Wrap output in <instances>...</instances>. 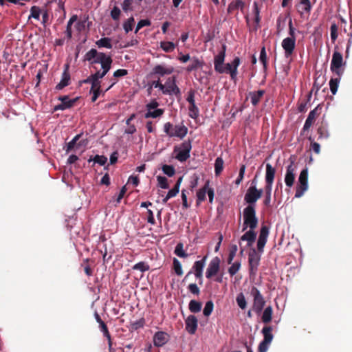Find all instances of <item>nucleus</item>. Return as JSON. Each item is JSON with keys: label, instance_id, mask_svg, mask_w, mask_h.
<instances>
[{"label": "nucleus", "instance_id": "46", "mask_svg": "<svg viewBox=\"0 0 352 352\" xmlns=\"http://www.w3.org/2000/svg\"><path fill=\"white\" fill-rule=\"evenodd\" d=\"M30 15L29 16L30 18H34L36 20L39 19L40 14L41 13V10L37 6H32L30 9Z\"/></svg>", "mask_w": 352, "mask_h": 352}, {"label": "nucleus", "instance_id": "5", "mask_svg": "<svg viewBox=\"0 0 352 352\" xmlns=\"http://www.w3.org/2000/svg\"><path fill=\"white\" fill-rule=\"evenodd\" d=\"M250 293L253 297L252 309L256 313L260 314L265 304V301L257 288L252 287Z\"/></svg>", "mask_w": 352, "mask_h": 352}, {"label": "nucleus", "instance_id": "14", "mask_svg": "<svg viewBox=\"0 0 352 352\" xmlns=\"http://www.w3.org/2000/svg\"><path fill=\"white\" fill-rule=\"evenodd\" d=\"M296 167L292 162L290 165L287 167L286 174L285 176V182L287 186L292 187L295 180Z\"/></svg>", "mask_w": 352, "mask_h": 352}, {"label": "nucleus", "instance_id": "47", "mask_svg": "<svg viewBox=\"0 0 352 352\" xmlns=\"http://www.w3.org/2000/svg\"><path fill=\"white\" fill-rule=\"evenodd\" d=\"M339 79L338 78H332L331 79L329 82V86L331 91L333 94H336L338 90V84H339Z\"/></svg>", "mask_w": 352, "mask_h": 352}, {"label": "nucleus", "instance_id": "4", "mask_svg": "<svg viewBox=\"0 0 352 352\" xmlns=\"http://www.w3.org/2000/svg\"><path fill=\"white\" fill-rule=\"evenodd\" d=\"M191 144L189 141L183 142L174 148L175 157L180 162L186 161L190 157Z\"/></svg>", "mask_w": 352, "mask_h": 352}, {"label": "nucleus", "instance_id": "26", "mask_svg": "<svg viewBox=\"0 0 352 352\" xmlns=\"http://www.w3.org/2000/svg\"><path fill=\"white\" fill-rule=\"evenodd\" d=\"M276 170L270 164H267L266 165V174H265V181L266 182H272L273 183L274 175H275Z\"/></svg>", "mask_w": 352, "mask_h": 352}, {"label": "nucleus", "instance_id": "12", "mask_svg": "<svg viewBox=\"0 0 352 352\" xmlns=\"http://www.w3.org/2000/svg\"><path fill=\"white\" fill-rule=\"evenodd\" d=\"M261 256L256 252L255 250H252L249 254V265H250V272L251 274H255L258 266L259 265Z\"/></svg>", "mask_w": 352, "mask_h": 352}, {"label": "nucleus", "instance_id": "25", "mask_svg": "<svg viewBox=\"0 0 352 352\" xmlns=\"http://www.w3.org/2000/svg\"><path fill=\"white\" fill-rule=\"evenodd\" d=\"M311 8V6L309 0H301L298 6V11L300 14L309 13Z\"/></svg>", "mask_w": 352, "mask_h": 352}, {"label": "nucleus", "instance_id": "53", "mask_svg": "<svg viewBox=\"0 0 352 352\" xmlns=\"http://www.w3.org/2000/svg\"><path fill=\"white\" fill-rule=\"evenodd\" d=\"M134 19L133 17H130L128 20L124 23V29L126 32H129L132 30L133 25L134 24Z\"/></svg>", "mask_w": 352, "mask_h": 352}, {"label": "nucleus", "instance_id": "18", "mask_svg": "<svg viewBox=\"0 0 352 352\" xmlns=\"http://www.w3.org/2000/svg\"><path fill=\"white\" fill-rule=\"evenodd\" d=\"M269 230L267 226H262L257 242L258 250L261 252L263 251L264 246L267 242Z\"/></svg>", "mask_w": 352, "mask_h": 352}, {"label": "nucleus", "instance_id": "37", "mask_svg": "<svg viewBox=\"0 0 352 352\" xmlns=\"http://www.w3.org/2000/svg\"><path fill=\"white\" fill-rule=\"evenodd\" d=\"M160 46L166 52H170L175 48V45L172 42L164 41L160 43Z\"/></svg>", "mask_w": 352, "mask_h": 352}, {"label": "nucleus", "instance_id": "29", "mask_svg": "<svg viewBox=\"0 0 352 352\" xmlns=\"http://www.w3.org/2000/svg\"><path fill=\"white\" fill-rule=\"evenodd\" d=\"M264 91L259 90L256 92H252L250 94V98L251 102L253 105H256L260 101L261 97L263 96Z\"/></svg>", "mask_w": 352, "mask_h": 352}, {"label": "nucleus", "instance_id": "34", "mask_svg": "<svg viewBox=\"0 0 352 352\" xmlns=\"http://www.w3.org/2000/svg\"><path fill=\"white\" fill-rule=\"evenodd\" d=\"M244 6V3L241 0H235L232 1L228 6V11L229 12L236 10V9H241L242 10Z\"/></svg>", "mask_w": 352, "mask_h": 352}, {"label": "nucleus", "instance_id": "43", "mask_svg": "<svg viewBox=\"0 0 352 352\" xmlns=\"http://www.w3.org/2000/svg\"><path fill=\"white\" fill-rule=\"evenodd\" d=\"M77 19H78V17L76 15H74L72 16L70 19L69 20L68 23H67V30H66V32H67V36L69 38H71L72 37V25L73 24V23L77 21Z\"/></svg>", "mask_w": 352, "mask_h": 352}, {"label": "nucleus", "instance_id": "9", "mask_svg": "<svg viewBox=\"0 0 352 352\" xmlns=\"http://www.w3.org/2000/svg\"><path fill=\"white\" fill-rule=\"evenodd\" d=\"M226 46L223 44L221 51L214 56V69L219 74H223L222 65H223L226 57Z\"/></svg>", "mask_w": 352, "mask_h": 352}, {"label": "nucleus", "instance_id": "30", "mask_svg": "<svg viewBox=\"0 0 352 352\" xmlns=\"http://www.w3.org/2000/svg\"><path fill=\"white\" fill-rule=\"evenodd\" d=\"M96 44L99 47H106L107 49H111L112 47L111 40L107 37L100 38L96 41Z\"/></svg>", "mask_w": 352, "mask_h": 352}, {"label": "nucleus", "instance_id": "27", "mask_svg": "<svg viewBox=\"0 0 352 352\" xmlns=\"http://www.w3.org/2000/svg\"><path fill=\"white\" fill-rule=\"evenodd\" d=\"M316 109H314L312 111H311L308 115V117L305 121V123L304 124V126H303V129L304 130H307L309 129L311 126L313 124V123L314 122L315 120H316Z\"/></svg>", "mask_w": 352, "mask_h": 352}, {"label": "nucleus", "instance_id": "31", "mask_svg": "<svg viewBox=\"0 0 352 352\" xmlns=\"http://www.w3.org/2000/svg\"><path fill=\"white\" fill-rule=\"evenodd\" d=\"M272 308L269 306L266 307L263 313L262 321L264 323H268L272 320Z\"/></svg>", "mask_w": 352, "mask_h": 352}, {"label": "nucleus", "instance_id": "42", "mask_svg": "<svg viewBox=\"0 0 352 352\" xmlns=\"http://www.w3.org/2000/svg\"><path fill=\"white\" fill-rule=\"evenodd\" d=\"M206 256H205L201 261H197L193 265V269L195 272H203V269L205 266Z\"/></svg>", "mask_w": 352, "mask_h": 352}, {"label": "nucleus", "instance_id": "38", "mask_svg": "<svg viewBox=\"0 0 352 352\" xmlns=\"http://www.w3.org/2000/svg\"><path fill=\"white\" fill-rule=\"evenodd\" d=\"M223 168V160L221 157H217L214 163V170L216 175H219Z\"/></svg>", "mask_w": 352, "mask_h": 352}, {"label": "nucleus", "instance_id": "17", "mask_svg": "<svg viewBox=\"0 0 352 352\" xmlns=\"http://www.w3.org/2000/svg\"><path fill=\"white\" fill-rule=\"evenodd\" d=\"M219 265L220 259L218 257H214L210 261L206 273V276L208 278H211L218 272Z\"/></svg>", "mask_w": 352, "mask_h": 352}, {"label": "nucleus", "instance_id": "51", "mask_svg": "<svg viewBox=\"0 0 352 352\" xmlns=\"http://www.w3.org/2000/svg\"><path fill=\"white\" fill-rule=\"evenodd\" d=\"M241 267V263L235 262L232 264L230 267L228 269V272L231 276H234L239 270Z\"/></svg>", "mask_w": 352, "mask_h": 352}, {"label": "nucleus", "instance_id": "16", "mask_svg": "<svg viewBox=\"0 0 352 352\" xmlns=\"http://www.w3.org/2000/svg\"><path fill=\"white\" fill-rule=\"evenodd\" d=\"M179 93V88L175 84L174 78H169L167 79L166 83L164 85L163 94H178Z\"/></svg>", "mask_w": 352, "mask_h": 352}, {"label": "nucleus", "instance_id": "7", "mask_svg": "<svg viewBox=\"0 0 352 352\" xmlns=\"http://www.w3.org/2000/svg\"><path fill=\"white\" fill-rule=\"evenodd\" d=\"M263 194V190H258L256 186H251L247 190L245 195V201L248 204H254L261 198Z\"/></svg>", "mask_w": 352, "mask_h": 352}, {"label": "nucleus", "instance_id": "24", "mask_svg": "<svg viewBox=\"0 0 352 352\" xmlns=\"http://www.w3.org/2000/svg\"><path fill=\"white\" fill-rule=\"evenodd\" d=\"M256 239V233L253 231V230H251L246 232L241 237V241H247L246 246L249 247L252 245V243L254 242Z\"/></svg>", "mask_w": 352, "mask_h": 352}, {"label": "nucleus", "instance_id": "36", "mask_svg": "<svg viewBox=\"0 0 352 352\" xmlns=\"http://www.w3.org/2000/svg\"><path fill=\"white\" fill-rule=\"evenodd\" d=\"M164 113V110L162 109H156L151 111H148L145 114V118H158L160 117Z\"/></svg>", "mask_w": 352, "mask_h": 352}, {"label": "nucleus", "instance_id": "59", "mask_svg": "<svg viewBox=\"0 0 352 352\" xmlns=\"http://www.w3.org/2000/svg\"><path fill=\"white\" fill-rule=\"evenodd\" d=\"M253 12H254V16H255V22H256V25H258V23L260 22L259 10L258 8L257 3H256V2H254V3Z\"/></svg>", "mask_w": 352, "mask_h": 352}, {"label": "nucleus", "instance_id": "22", "mask_svg": "<svg viewBox=\"0 0 352 352\" xmlns=\"http://www.w3.org/2000/svg\"><path fill=\"white\" fill-rule=\"evenodd\" d=\"M59 100H61L62 102H61V104L56 105L54 107V110H56H56H64V109H68V108L71 107L74 102V100H69L68 96L60 97V98H59Z\"/></svg>", "mask_w": 352, "mask_h": 352}, {"label": "nucleus", "instance_id": "21", "mask_svg": "<svg viewBox=\"0 0 352 352\" xmlns=\"http://www.w3.org/2000/svg\"><path fill=\"white\" fill-rule=\"evenodd\" d=\"M168 340V334L162 331L157 332L153 337L154 344L157 346H163L167 342Z\"/></svg>", "mask_w": 352, "mask_h": 352}, {"label": "nucleus", "instance_id": "23", "mask_svg": "<svg viewBox=\"0 0 352 352\" xmlns=\"http://www.w3.org/2000/svg\"><path fill=\"white\" fill-rule=\"evenodd\" d=\"M182 178L180 177L179 178V179L177 180L175 187L170 190L166 196L165 197L163 198L162 199V202L163 204H165L167 202V201L171 198V197H173L175 196H176V195L179 192V186H180V184H181V182H182Z\"/></svg>", "mask_w": 352, "mask_h": 352}, {"label": "nucleus", "instance_id": "11", "mask_svg": "<svg viewBox=\"0 0 352 352\" xmlns=\"http://www.w3.org/2000/svg\"><path fill=\"white\" fill-rule=\"evenodd\" d=\"M206 193L208 195L209 201L212 203L214 198V190L209 188L208 182H207L205 186L197 192V204H199L201 201L206 199Z\"/></svg>", "mask_w": 352, "mask_h": 352}, {"label": "nucleus", "instance_id": "57", "mask_svg": "<svg viewBox=\"0 0 352 352\" xmlns=\"http://www.w3.org/2000/svg\"><path fill=\"white\" fill-rule=\"evenodd\" d=\"M189 110L191 118H196L198 116L199 111L195 104H190Z\"/></svg>", "mask_w": 352, "mask_h": 352}, {"label": "nucleus", "instance_id": "62", "mask_svg": "<svg viewBox=\"0 0 352 352\" xmlns=\"http://www.w3.org/2000/svg\"><path fill=\"white\" fill-rule=\"evenodd\" d=\"M127 74H128V72H127V70H126V69H120L116 70V71L114 72V74H113V76H114V77H116V78H118V77L124 76H126Z\"/></svg>", "mask_w": 352, "mask_h": 352}, {"label": "nucleus", "instance_id": "8", "mask_svg": "<svg viewBox=\"0 0 352 352\" xmlns=\"http://www.w3.org/2000/svg\"><path fill=\"white\" fill-rule=\"evenodd\" d=\"M240 64V59L239 57L234 58L231 63H227L222 65L223 73L230 74L232 79H235L237 75V67Z\"/></svg>", "mask_w": 352, "mask_h": 352}, {"label": "nucleus", "instance_id": "48", "mask_svg": "<svg viewBox=\"0 0 352 352\" xmlns=\"http://www.w3.org/2000/svg\"><path fill=\"white\" fill-rule=\"evenodd\" d=\"M133 269L144 272H146L149 270V266L148 264H146L144 262H140V263L135 264L133 267Z\"/></svg>", "mask_w": 352, "mask_h": 352}, {"label": "nucleus", "instance_id": "44", "mask_svg": "<svg viewBox=\"0 0 352 352\" xmlns=\"http://www.w3.org/2000/svg\"><path fill=\"white\" fill-rule=\"evenodd\" d=\"M237 250H238V248H237L236 245H232L230 246L229 256H228V263L229 264L232 263Z\"/></svg>", "mask_w": 352, "mask_h": 352}, {"label": "nucleus", "instance_id": "54", "mask_svg": "<svg viewBox=\"0 0 352 352\" xmlns=\"http://www.w3.org/2000/svg\"><path fill=\"white\" fill-rule=\"evenodd\" d=\"M162 170L164 174L169 177L173 176L175 174V169L173 166L168 165H164L162 166Z\"/></svg>", "mask_w": 352, "mask_h": 352}, {"label": "nucleus", "instance_id": "28", "mask_svg": "<svg viewBox=\"0 0 352 352\" xmlns=\"http://www.w3.org/2000/svg\"><path fill=\"white\" fill-rule=\"evenodd\" d=\"M107 71L102 70V72H97L96 74H93V78H94V88H98L100 87V82L98 80L100 78H102L107 73Z\"/></svg>", "mask_w": 352, "mask_h": 352}, {"label": "nucleus", "instance_id": "45", "mask_svg": "<svg viewBox=\"0 0 352 352\" xmlns=\"http://www.w3.org/2000/svg\"><path fill=\"white\" fill-rule=\"evenodd\" d=\"M157 182H158V186L160 188H162L163 189L168 188L169 186H168V180H167V179L165 177L157 176Z\"/></svg>", "mask_w": 352, "mask_h": 352}, {"label": "nucleus", "instance_id": "13", "mask_svg": "<svg viewBox=\"0 0 352 352\" xmlns=\"http://www.w3.org/2000/svg\"><path fill=\"white\" fill-rule=\"evenodd\" d=\"M343 58L342 55L338 52H334L331 63V70L336 73L338 75L340 74V67L342 65Z\"/></svg>", "mask_w": 352, "mask_h": 352}, {"label": "nucleus", "instance_id": "32", "mask_svg": "<svg viewBox=\"0 0 352 352\" xmlns=\"http://www.w3.org/2000/svg\"><path fill=\"white\" fill-rule=\"evenodd\" d=\"M69 78V74L66 71H65L63 74L60 82L56 85V89L60 90L62 89L65 86L68 85Z\"/></svg>", "mask_w": 352, "mask_h": 352}, {"label": "nucleus", "instance_id": "60", "mask_svg": "<svg viewBox=\"0 0 352 352\" xmlns=\"http://www.w3.org/2000/svg\"><path fill=\"white\" fill-rule=\"evenodd\" d=\"M151 24V22L148 21V20H141L138 22V25H137V27H136V29H135V32H138V30L140 29H141L142 28L144 27V26H147V25H149Z\"/></svg>", "mask_w": 352, "mask_h": 352}, {"label": "nucleus", "instance_id": "6", "mask_svg": "<svg viewBox=\"0 0 352 352\" xmlns=\"http://www.w3.org/2000/svg\"><path fill=\"white\" fill-rule=\"evenodd\" d=\"M272 331V328L271 327H265L262 329L264 339L258 346V352H266L267 351L269 346L274 338Z\"/></svg>", "mask_w": 352, "mask_h": 352}, {"label": "nucleus", "instance_id": "58", "mask_svg": "<svg viewBox=\"0 0 352 352\" xmlns=\"http://www.w3.org/2000/svg\"><path fill=\"white\" fill-rule=\"evenodd\" d=\"M120 14V10L115 6L111 12V16L114 20H118Z\"/></svg>", "mask_w": 352, "mask_h": 352}, {"label": "nucleus", "instance_id": "10", "mask_svg": "<svg viewBox=\"0 0 352 352\" xmlns=\"http://www.w3.org/2000/svg\"><path fill=\"white\" fill-rule=\"evenodd\" d=\"M281 45L285 51V56L289 57L294 51L296 46V37L289 36L284 38L282 41Z\"/></svg>", "mask_w": 352, "mask_h": 352}, {"label": "nucleus", "instance_id": "20", "mask_svg": "<svg viewBox=\"0 0 352 352\" xmlns=\"http://www.w3.org/2000/svg\"><path fill=\"white\" fill-rule=\"evenodd\" d=\"M197 328V319L193 316L190 315L186 319V329L190 333L194 334Z\"/></svg>", "mask_w": 352, "mask_h": 352}, {"label": "nucleus", "instance_id": "50", "mask_svg": "<svg viewBox=\"0 0 352 352\" xmlns=\"http://www.w3.org/2000/svg\"><path fill=\"white\" fill-rule=\"evenodd\" d=\"M99 53L95 49H91L89 50L85 55L86 60L90 61L92 59H97L98 57Z\"/></svg>", "mask_w": 352, "mask_h": 352}, {"label": "nucleus", "instance_id": "41", "mask_svg": "<svg viewBox=\"0 0 352 352\" xmlns=\"http://www.w3.org/2000/svg\"><path fill=\"white\" fill-rule=\"evenodd\" d=\"M213 307H214L213 302L210 300L208 301L206 303L205 307L203 310L204 315L205 316H209L213 310Z\"/></svg>", "mask_w": 352, "mask_h": 352}, {"label": "nucleus", "instance_id": "3", "mask_svg": "<svg viewBox=\"0 0 352 352\" xmlns=\"http://www.w3.org/2000/svg\"><path fill=\"white\" fill-rule=\"evenodd\" d=\"M308 189V170L303 169L299 175L295 197H301Z\"/></svg>", "mask_w": 352, "mask_h": 352}, {"label": "nucleus", "instance_id": "33", "mask_svg": "<svg viewBox=\"0 0 352 352\" xmlns=\"http://www.w3.org/2000/svg\"><path fill=\"white\" fill-rule=\"evenodd\" d=\"M203 63L197 58H192L190 64L187 67L188 72H191L202 66Z\"/></svg>", "mask_w": 352, "mask_h": 352}, {"label": "nucleus", "instance_id": "2", "mask_svg": "<svg viewBox=\"0 0 352 352\" xmlns=\"http://www.w3.org/2000/svg\"><path fill=\"white\" fill-rule=\"evenodd\" d=\"M243 231L245 230L248 227L251 230H254L258 223V220L256 217V212L254 207L252 205H249L243 210Z\"/></svg>", "mask_w": 352, "mask_h": 352}, {"label": "nucleus", "instance_id": "15", "mask_svg": "<svg viewBox=\"0 0 352 352\" xmlns=\"http://www.w3.org/2000/svg\"><path fill=\"white\" fill-rule=\"evenodd\" d=\"M93 63H100L103 71L105 70L109 72V69H111L112 59L110 56H107L105 54L100 52L99 53L97 59L94 60Z\"/></svg>", "mask_w": 352, "mask_h": 352}, {"label": "nucleus", "instance_id": "49", "mask_svg": "<svg viewBox=\"0 0 352 352\" xmlns=\"http://www.w3.org/2000/svg\"><path fill=\"white\" fill-rule=\"evenodd\" d=\"M100 330L103 332L104 336L109 340V345L111 346V342L110 339V334L108 331L107 327L103 321L99 323Z\"/></svg>", "mask_w": 352, "mask_h": 352}, {"label": "nucleus", "instance_id": "55", "mask_svg": "<svg viewBox=\"0 0 352 352\" xmlns=\"http://www.w3.org/2000/svg\"><path fill=\"white\" fill-rule=\"evenodd\" d=\"M245 166L244 164H243V165H241V166L240 168L239 177L235 181L236 185H237V186L239 185L240 183L241 182V181L243 180L244 174H245Z\"/></svg>", "mask_w": 352, "mask_h": 352}, {"label": "nucleus", "instance_id": "39", "mask_svg": "<svg viewBox=\"0 0 352 352\" xmlns=\"http://www.w3.org/2000/svg\"><path fill=\"white\" fill-rule=\"evenodd\" d=\"M236 300L237 305H239V307L241 309H245L246 308V306H247L246 300L245 298L244 295L242 293H240L239 294H238V296H236Z\"/></svg>", "mask_w": 352, "mask_h": 352}, {"label": "nucleus", "instance_id": "64", "mask_svg": "<svg viewBox=\"0 0 352 352\" xmlns=\"http://www.w3.org/2000/svg\"><path fill=\"white\" fill-rule=\"evenodd\" d=\"M189 291L194 294H199V289L195 283H191L188 286Z\"/></svg>", "mask_w": 352, "mask_h": 352}, {"label": "nucleus", "instance_id": "52", "mask_svg": "<svg viewBox=\"0 0 352 352\" xmlns=\"http://www.w3.org/2000/svg\"><path fill=\"white\" fill-rule=\"evenodd\" d=\"M173 265H174V269H175V273L179 276L182 275L183 270L182 268V265H181L180 262L177 258H174Z\"/></svg>", "mask_w": 352, "mask_h": 352}, {"label": "nucleus", "instance_id": "35", "mask_svg": "<svg viewBox=\"0 0 352 352\" xmlns=\"http://www.w3.org/2000/svg\"><path fill=\"white\" fill-rule=\"evenodd\" d=\"M201 303L196 301L195 300H192L189 303V309L192 313H197L201 311Z\"/></svg>", "mask_w": 352, "mask_h": 352}, {"label": "nucleus", "instance_id": "61", "mask_svg": "<svg viewBox=\"0 0 352 352\" xmlns=\"http://www.w3.org/2000/svg\"><path fill=\"white\" fill-rule=\"evenodd\" d=\"M107 157L100 155H96L94 159V162L98 163L100 165H104L107 162Z\"/></svg>", "mask_w": 352, "mask_h": 352}, {"label": "nucleus", "instance_id": "63", "mask_svg": "<svg viewBox=\"0 0 352 352\" xmlns=\"http://www.w3.org/2000/svg\"><path fill=\"white\" fill-rule=\"evenodd\" d=\"M132 3H133V0H124L122 3L123 10L126 12V11L131 10Z\"/></svg>", "mask_w": 352, "mask_h": 352}, {"label": "nucleus", "instance_id": "40", "mask_svg": "<svg viewBox=\"0 0 352 352\" xmlns=\"http://www.w3.org/2000/svg\"><path fill=\"white\" fill-rule=\"evenodd\" d=\"M175 254L182 258H186L188 256V254H186L183 249V244L178 243L175 249Z\"/></svg>", "mask_w": 352, "mask_h": 352}, {"label": "nucleus", "instance_id": "19", "mask_svg": "<svg viewBox=\"0 0 352 352\" xmlns=\"http://www.w3.org/2000/svg\"><path fill=\"white\" fill-rule=\"evenodd\" d=\"M174 68L171 66H166L164 65H157L153 69V74H157L160 76L170 74L173 72Z\"/></svg>", "mask_w": 352, "mask_h": 352}, {"label": "nucleus", "instance_id": "56", "mask_svg": "<svg viewBox=\"0 0 352 352\" xmlns=\"http://www.w3.org/2000/svg\"><path fill=\"white\" fill-rule=\"evenodd\" d=\"M331 38L333 41H335L338 38V27L335 23L331 26Z\"/></svg>", "mask_w": 352, "mask_h": 352}, {"label": "nucleus", "instance_id": "1", "mask_svg": "<svg viewBox=\"0 0 352 352\" xmlns=\"http://www.w3.org/2000/svg\"><path fill=\"white\" fill-rule=\"evenodd\" d=\"M164 131L170 138L177 137L182 139L186 135L188 129L182 124L173 125L170 122H166L164 125Z\"/></svg>", "mask_w": 352, "mask_h": 352}]
</instances>
